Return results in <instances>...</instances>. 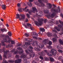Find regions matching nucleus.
<instances>
[{
  "label": "nucleus",
  "instance_id": "obj_1",
  "mask_svg": "<svg viewBox=\"0 0 63 63\" xmlns=\"http://www.w3.org/2000/svg\"><path fill=\"white\" fill-rule=\"evenodd\" d=\"M16 18L19 19L20 20H21L22 19H24L25 18V16L24 15H22L20 16L19 14H16Z\"/></svg>",
  "mask_w": 63,
  "mask_h": 63
},
{
  "label": "nucleus",
  "instance_id": "obj_2",
  "mask_svg": "<svg viewBox=\"0 0 63 63\" xmlns=\"http://www.w3.org/2000/svg\"><path fill=\"white\" fill-rule=\"evenodd\" d=\"M39 22H38L37 21H35V23L37 26H40L41 25L43 24L42 23V21H43V19H38Z\"/></svg>",
  "mask_w": 63,
  "mask_h": 63
},
{
  "label": "nucleus",
  "instance_id": "obj_3",
  "mask_svg": "<svg viewBox=\"0 0 63 63\" xmlns=\"http://www.w3.org/2000/svg\"><path fill=\"white\" fill-rule=\"evenodd\" d=\"M43 43L45 44L46 43L47 44L49 45H51L52 44V42L50 41L47 40V39H45L43 41Z\"/></svg>",
  "mask_w": 63,
  "mask_h": 63
},
{
  "label": "nucleus",
  "instance_id": "obj_4",
  "mask_svg": "<svg viewBox=\"0 0 63 63\" xmlns=\"http://www.w3.org/2000/svg\"><path fill=\"white\" fill-rule=\"evenodd\" d=\"M50 53H51L52 55H55L57 54V52H56V51L55 50V49H52L50 52Z\"/></svg>",
  "mask_w": 63,
  "mask_h": 63
},
{
  "label": "nucleus",
  "instance_id": "obj_5",
  "mask_svg": "<svg viewBox=\"0 0 63 63\" xmlns=\"http://www.w3.org/2000/svg\"><path fill=\"white\" fill-rule=\"evenodd\" d=\"M22 24L23 25H24V26H25V28H29V27L30 26H31V25L29 23L27 24V26H26L25 25L23 24V23H22Z\"/></svg>",
  "mask_w": 63,
  "mask_h": 63
},
{
  "label": "nucleus",
  "instance_id": "obj_6",
  "mask_svg": "<svg viewBox=\"0 0 63 63\" xmlns=\"http://www.w3.org/2000/svg\"><path fill=\"white\" fill-rule=\"evenodd\" d=\"M34 1V0H29V1L30 2H28L27 3V4L29 5H30V6L32 5V3L31 2H32L33 1Z\"/></svg>",
  "mask_w": 63,
  "mask_h": 63
},
{
  "label": "nucleus",
  "instance_id": "obj_7",
  "mask_svg": "<svg viewBox=\"0 0 63 63\" xmlns=\"http://www.w3.org/2000/svg\"><path fill=\"white\" fill-rule=\"evenodd\" d=\"M38 54H39L40 55H41V56L39 57V58L40 59H42V60H43V57L42 56H44L43 53H39Z\"/></svg>",
  "mask_w": 63,
  "mask_h": 63
},
{
  "label": "nucleus",
  "instance_id": "obj_8",
  "mask_svg": "<svg viewBox=\"0 0 63 63\" xmlns=\"http://www.w3.org/2000/svg\"><path fill=\"white\" fill-rule=\"evenodd\" d=\"M55 15V12H54L53 13V14L51 15V16L49 15L48 16V17H51L52 18Z\"/></svg>",
  "mask_w": 63,
  "mask_h": 63
},
{
  "label": "nucleus",
  "instance_id": "obj_9",
  "mask_svg": "<svg viewBox=\"0 0 63 63\" xmlns=\"http://www.w3.org/2000/svg\"><path fill=\"white\" fill-rule=\"evenodd\" d=\"M32 36H38V34L36 33L35 32H33L32 33Z\"/></svg>",
  "mask_w": 63,
  "mask_h": 63
},
{
  "label": "nucleus",
  "instance_id": "obj_10",
  "mask_svg": "<svg viewBox=\"0 0 63 63\" xmlns=\"http://www.w3.org/2000/svg\"><path fill=\"white\" fill-rule=\"evenodd\" d=\"M8 39H9L8 41H7V39H5L4 40V41L6 43H10V37H8Z\"/></svg>",
  "mask_w": 63,
  "mask_h": 63
},
{
  "label": "nucleus",
  "instance_id": "obj_11",
  "mask_svg": "<svg viewBox=\"0 0 63 63\" xmlns=\"http://www.w3.org/2000/svg\"><path fill=\"white\" fill-rule=\"evenodd\" d=\"M21 61V59H19L18 60H16L15 61V63H20Z\"/></svg>",
  "mask_w": 63,
  "mask_h": 63
},
{
  "label": "nucleus",
  "instance_id": "obj_12",
  "mask_svg": "<svg viewBox=\"0 0 63 63\" xmlns=\"http://www.w3.org/2000/svg\"><path fill=\"white\" fill-rule=\"evenodd\" d=\"M32 12L33 13H34V12H35L36 11H37V9L35 7H33L32 8Z\"/></svg>",
  "mask_w": 63,
  "mask_h": 63
},
{
  "label": "nucleus",
  "instance_id": "obj_13",
  "mask_svg": "<svg viewBox=\"0 0 63 63\" xmlns=\"http://www.w3.org/2000/svg\"><path fill=\"white\" fill-rule=\"evenodd\" d=\"M27 7H26L25 8L23 9V10L24 11H25V12H28L29 11V9H27Z\"/></svg>",
  "mask_w": 63,
  "mask_h": 63
},
{
  "label": "nucleus",
  "instance_id": "obj_14",
  "mask_svg": "<svg viewBox=\"0 0 63 63\" xmlns=\"http://www.w3.org/2000/svg\"><path fill=\"white\" fill-rule=\"evenodd\" d=\"M40 30V31H42V32H44L45 31V30L44 29L42 28H39Z\"/></svg>",
  "mask_w": 63,
  "mask_h": 63
},
{
  "label": "nucleus",
  "instance_id": "obj_15",
  "mask_svg": "<svg viewBox=\"0 0 63 63\" xmlns=\"http://www.w3.org/2000/svg\"><path fill=\"white\" fill-rule=\"evenodd\" d=\"M26 57V56H25V55H24V54H23L22 55H21L20 57V58H24V59H25Z\"/></svg>",
  "mask_w": 63,
  "mask_h": 63
},
{
  "label": "nucleus",
  "instance_id": "obj_16",
  "mask_svg": "<svg viewBox=\"0 0 63 63\" xmlns=\"http://www.w3.org/2000/svg\"><path fill=\"white\" fill-rule=\"evenodd\" d=\"M38 1L41 4H43V2H44V0H38Z\"/></svg>",
  "mask_w": 63,
  "mask_h": 63
},
{
  "label": "nucleus",
  "instance_id": "obj_17",
  "mask_svg": "<svg viewBox=\"0 0 63 63\" xmlns=\"http://www.w3.org/2000/svg\"><path fill=\"white\" fill-rule=\"evenodd\" d=\"M7 53H8V51L6 52L5 53V52H4V54L5 55H4V57L6 58V54H7Z\"/></svg>",
  "mask_w": 63,
  "mask_h": 63
},
{
  "label": "nucleus",
  "instance_id": "obj_18",
  "mask_svg": "<svg viewBox=\"0 0 63 63\" xmlns=\"http://www.w3.org/2000/svg\"><path fill=\"white\" fill-rule=\"evenodd\" d=\"M59 42L61 45H63V42L61 40V39H60L59 40Z\"/></svg>",
  "mask_w": 63,
  "mask_h": 63
},
{
  "label": "nucleus",
  "instance_id": "obj_19",
  "mask_svg": "<svg viewBox=\"0 0 63 63\" xmlns=\"http://www.w3.org/2000/svg\"><path fill=\"white\" fill-rule=\"evenodd\" d=\"M2 9H3L4 10H5V9L6 8V6L5 5H2Z\"/></svg>",
  "mask_w": 63,
  "mask_h": 63
},
{
  "label": "nucleus",
  "instance_id": "obj_20",
  "mask_svg": "<svg viewBox=\"0 0 63 63\" xmlns=\"http://www.w3.org/2000/svg\"><path fill=\"white\" fill-rule=\"evenodd\" d=\"M52 39L53 42H54V43L57 41V40H56V39L55 38H53Z\"/></svg>",
  "mask_w": 63,
  "mask_h": 63
},
{
  "label": "nucleus",
  "instance_id": "obj_21",
  "mask_svg": "<svg viewBox=\"0 0 63 63\" xmlns=\"http://www.w3.org/2000/svg\"><path fill=\"white\" fill-rule=\"evenodd\" d=\"M35 55L34 54V53H33L32 55L30 54V56L31 57H34Z\"/></svg>",
  "mask_w": 63,
  "mask_h": 63
},
{
  "label": "nucleus",
  "instance_id": "obj_22",
  "mask_svg": "<svg viewBox=\"0 0 63 63\" xmlns=\"http://www.w3.org/2000/svg\"><path fill=\"white\" fill-rule=\"evenodd\" d=\"M1 31H2V32H4V31H7V30L5 28H3V29H1Z\"/></svg>",
  "mask_w": 63,
  "mask_h": 63
},
{
  "label": "nucleus",
  "instance_id": "obj_23",
  "mask_svg": "<svg viewBox=\"0 0 63 63\" xmlns=\"http://www.w3.org/2000/svg\"><path fill=\"white\" fill-rule=\"evenodd\" d=\"M63 59V57L62 56H61L58 58V60L61 61L62 60V59Z\"/></svg>",
  "mask_w": 63,
  "mask_h": 63
},
{
  "label": "nucleus",
  "instance_id": "obj_24",
  "mask_svg": "<svg viewBox=\"0 0 63 63\" xmlns=\"http://www.w3.org/2000/svg\"><path fill=\"white\" fill-rule=\"evenodd\" d=\"M8 33V35H9V36H12V33L11 32H9Z\"/></svg>",
  "mask_w": 63,
  "mask_h": 63
},
{
  "label": "nucleus",
  "instance_id": "obj_25",
  "mask_svg": "<svg viewBox=\"0 0 63 63\" xmlns=\"http://www.w3.org/2000/svg\"><path fill=\"white\" fill-rule=\"evenodd\" d=\"M55 28L58 31H60V29H59V28H57V27H55Z\"/></svg>",
  "mask_w": 63,
  "mask_h": 63
},
{
  "label": "nucleus",
  "instance_id": "obj_26",
  "mask_svg": "<svg viewBox=\"0 0 63 63\" xmlns=\"http://www.w3.org/2000/svg\"><path fill=\"white\" fill-rule=\"evenodd\" d=\"M50 59L51 61H54V60L52 58H50Z\"/></svg>",
  "mask_w": 63,
  "mask_h": 63
},
{
  "label": "nucleus",
  "instance_id": "obj_27",
  "mask_svg": "<svg viewBox=\"0 0 63 63\" xmlns=\"http://www.w3.org/2000/svg\"><path fill=\"white\" fill-rule=\"evenodd\" d=\"M58 51L60 53H62L63 52V51H62L61 50L59 49L58 50Z\"/></svg>",
  "mask_w": 63,
  "mask_h": 63
},
{
  "label": "nucleus",
  "instance_id": "obj_28",
  "mask_svg": "<svg viewBox=\"0 0 63 63\" xmlns=\"http://www.w3.org/2000/svg\"><path fill=\"white\" fill-rule=\"evenodd\" d=\"M30 29H31L32 30H34V28L33 27H30Z\"/></svg>",
  "mask_w": 63,
  "mask_h": 63
},
{
  "label": "nucleus",
  "instance_id": "obj_29",
  "mask_svg": "<svg viewBox=\"0 0 63 63\" xmlns=\"http://www.w3.org/2000/svg\"><path fill=\"white\" fill-rule=\"evenodd\" d=\"M11 42L12 44H15V42H14V41H11Z\"/></svg>",
  "mask_w": 63,
  "mask_h": 63
},
{
  "label": "nucleus",
  "instance_id": "obj_30",
  "mask_svg": "<svg viewBox=\"0 0 63 63\" xmlns=\"http://www.w3.org/2000/svg\"><path fill=\"white\" fill-rule=\"evenodd\" d=\"M26 15L28 18H30V16L29 15V14H27Z\"/></svg>",
  "mask_w": 63,
  "mask_h": 63
},
{
  "label": "nucleus",
  "instance_id": "obj_31",
  "mask_svg": "<svg viewBox=\"0 0 63 63\" xmlns=\"http://www.w3.org/2000/svg\"><path fill=\"white\" fill-rule=\"evenodd\" d=\"M25 35L26 36V37H28L29 36V35L27 33H26L25 34Z\"/></svg>",
  "mask_w": 63,
  "mask_h": 63
},
{
  "label": "nucleus",
  "instance_id": "obj_32",
  "mask_svg": "<svg viewBox=\"0 0 63 63\" xmlns=\"http://www.w3.org/2000/svg\"><path fill=\"white\" fill-rule=\"evenodd\" d=\"M18 10L19 12H21V11H22V9H21V8H20V9H18Z\"/></svg>",
  "mask_w": 63,
  "mask_h": 63
},
{
  "label": "nucleus",
  "instance_id": "obj_33",
  "mask_svg": "<svg viewBox=\"0 0 63 63\" xmlns=\"http://www.w3.org/2000/svg\"><path fill=\"white\" fill-rule=\"evenodd\" d=\"M35 5H37V6H38V5L39 6V3H38V2H35Z\"/></svg>",
  "mask_w": 63,
  "mask_h": 63
},
{
  "label": "nucleus",
  "instance_id": "obj_34",
  "mask_svg": "<svg viewBox=\"0 0 63 63\" xmlns=\"http://www.w3.org/2000/svg\"><path fill=\"white\" fill-rule=\"evenodd\" d=\"M47 54L48 55V56H52V55H51L49 54V53H47Z\"/></svg>",
  "mask_w": 63,
  "mask_h": 63
},
{
  "label": "nucleus",
  "instance_id": "obj_35",
  "mask_svg": "<svg viewBox=\"0 0 63 63\" xmlns=\"http://www.w3.org/2000/svg\"><path fill=\"white\" fill-rule=\"evenodd\" d=\"M45 60H46V61H48V60H49V59L47 58H45Z\"/></svg>",
  "mask_w": 63,
  "mask_h": 63
},
{
  "label": "nucleus",
  "instance_id": "obj_36",
  "mask_svg": "<svg viewBox=\"0 0 63 63\" xmlns=\"http://www.w3.org/2000/svg\"><path fill=\"white\" fill-rule=\"evenodd\" d=\"M17 6L19 7L20 6V3H18L17 4Z\"/></svg>",
  "mask_w": 63,
  "mask_h": 63
},
{
  "label": "nucleus",
  "instance_id": "obj_37",
  "mask_svg": "<svg viewBox=\"0 0 63 63\" xmlns=\"http://www.w3.org/2000/svg\"><path fill=\"white\" fill-rule=\"evenodd\" d=\"M40 46H41V47H44V45L43 44H42V45H40Z\"/></svg>",
  "mask_w": 63,
  "mask_h": 63
},
{
  "label": "nucleus",
  "instance_id": "obj_38",
  "mask_svg": "<svg viewBox=\"0 0 63 63\" xmlns=\"http://www.w3.org/2000/svg\"><path fill=\"white\" fill-rule=\"evenodd\" d=\"M9 62H10V63H12V62H14V61L12 60H10V61Z\"/></svg>",
  "mask_w": 63,
  "mask_h": 63
},
{
  "label": "nucleus",
  "instance_id": "obj_39",
  "mask_svg": "<svg viewBox=\"0 0 63 63\" xmlns=\"http://www.w3.org/2000/svg\"><path fill=\"white\" fill-rule=\"evenodd\" d=\"M2 56L1 55L0 56V60H2Z\"/></svg>",
  "mask_w": 63,
  "mask_h": 63
},
{
  "label": "nucleus",
  "instance_id": "obj_40",
  "mask_svg": "<svg viewBox=\"0 0 63 63\" xmlns=\"http://www.w3.org/2000/svg\"><path fill=\"white\" fill-rule=\"evenodd\" d=\"M28 19H27L26 20L25 22H28Z\"/></svg>",
  "mask_w": 63,
  "mask_h": 63
},
{
  "label": "nucleus",
  "instance_id": "obj_41",
  "mask_svg": "<svg viewBox=\"0 0 63 63\" xmlns=\"http://www.w3.org/2000/svg\"><path fill=\"white\" fill-rule=\"evenodd\" d=\"M31 12L30 11L29 12V13L30 14V15H31Z\"/></svg>",
  "mask_w": 63,
  "mask_h": 63
},
{
  "label": "nucleus",
  "instance_id": "obj_42",
  "mask_svg": "<svg viewBox=\"0 0 63 63\" xmlns=\"http://www.w3.org/2000/svg\"><path fill=\"white\" fill-rule=\"evenodd\" d=\"M29 48H31V49H32L33 48V47L31 46H30L29 47Z\"/></svg>",
  "mask_w": 63,
  "mask_h": 63
},
{
  "label": "nucleus",
  "instance_id": "obj_43",
  "mask_svg": "<svg viewBox=\"0 0 63 63\" xmlns=\"http://www.w3.org/2000/svg\"><path fill=\"white\" fill-rule=\"evenodd\" d=\"M48 48H50V47H51L50 46H48Z\"/></svg>",
  "mask_w": 63,
  "mask_h": 63
},
{
  "label": "nucleus",
  "instance_id": "obj_44",
  "mask_svg": "<svg viewBox=\"0 0 63 63\" xmlns=\"http://www.w3.org/2000/svg\"><path fill=\"white\" fill-rule=\"evenodd\" d=\"M47 21V20L45 19V21H44L45 23H46V22Z\"/></svg>",
  "mask_w": 63,
  "mask_h": 63
},
{
  "label": "nucleus",
  "instance_id": "obj_45",
  "mask_svg": "<svg viewBox=\"0 0 63 63\" xmlns=\"http://www.w3.org/2000/svg\"><path fill=\"white\" fill-rule=\"evenodd\" d=\"M26 52V53L28 54V51H27V50H25Z\"/></svg>",
  "mask_w": 63,
  "mask_h": 63
},
{
  "label": "nucleus",
  "instance_id": "obj_46",
  "mask_svg": "<svg viewBox=\"0 0 63 63\" xmlns=\"http://www.w3.org/2000/svg\"><path fill=\"white\" fill-rule=\"evenodd\" d=\"M17 49H18L19 50H20L21 49V48L20 47H18L17 48Z\"/></svg>",
  "mask_w": 63,
  "mask_h": 63
},
{
  "label": "nucleus",
  "instance_id": "obj_47",
  "mask_svg": "<svg viewBox=\"0 0 63 63\" xmlns=\"http://www.w3.org/2000/svg\"><path fill=\"white\" fill-rule=\"evenodd\" d=\"M33 38L34 39H37V38L36 37H33Z\"/></svg>",
  "mask_w": 63,
  "mask_h": 63
},
{
  "label": "nucleus",
  "instance_id": "obj_48",
  "mask_svg": "<svg viewBox=\"0 0 63 63\" xmlns=\"http://www.w3.org/2000/svg\"><path fill=\"white\" fill-rule=\"evenodd\" d=\"M55 57H56V58L57 59V58H58V57L57 56H55Z\"/></svg>",
  "mask_w": 63,
  "mask_h": 63
},
{
  "label": "nucleus",
  "instance_id": "obj_49",
  "mask_svg": "<svg viewBox=\"0 0 63 63\" xmlns=\"http://www.w3.org/2000/svg\"><path fill=\"white\" fill-rule=\"evenodd\" d=\"M35 50H39V49H38V48L36 49V48H35Z\"/></svg>",
  "mask_w": 63,
  "mask_h": 63
},
{
  "label": "nucleus",
  "instance_id": "obj_50",
  "mask_svg": "<svg viewBox=\"0 0 63 63\" xmlns=\"http://www.w3.org/2000/svg\"><path fill=\"white\" fill-rule=\"evenodd\" d=\"M40 15H39V16H42V13H40Z\"/></svg>",
  "mask_w": 63,
  "mask_h": 63
},
{
  "label": "nucleus",
  "instance_id": "obj_51",
  "mask_svg": "<svg viewBox=\"0 0 63 63\" xmlns=\"http://www.w3.org/2000/svg\"><path fill=\"white\" fill-rule=\"evenodd\" d=\"M4 63H8V62H7V61H5V62H4Z\"/></svg>",
  "mask_w": 63,
  "mask_h": 63
},
{
  "label": "nucleus",
  "instance_id": "obj_52",
  "mask_svg": "<svg viewBox=\"0 0 63 63\" xmlns=\"http://www.w3.org/2000/svg\"><path fill=\"white\" fill-rule=\"evenodd\" d=\"M6 26L7 27H8L9 26V25L8 24H7L6 25Z\"/></svg>",
  "mask_w": 63,
  "mask_h": 63
},
{
  "label": "nucleus",
  "instance_id": "obj_53",
  "mask_svg": "<svg viewBox=\"0 0 63 63\" xmlns=\"http://www.w3.org/2000/svg\"><path fill=\"white\" fill-rule=\"evenodd\" d=\"M1 21H3L4 20H3V19H1Z\"/></svg>",
  "mask_w": 63,
  "mask_h": 63
},
{
  "label": "nucleus",
  "instance_id": "obj_54",
  "mask_svg": "<svg viewBox=\"0 0 63 63\" xmlns=\"http://www.w3.org/2000/svg\"><path fill=\"white\" fill-rule=\"evenodd\" d=\"M57 11V10H54V11H55V12H56V11Z\"/></svg>",
  "mask_w": 63,
  "mask_h": 63
},
{
  "label": "nucleus",
  "instance_id": "obj_55",
  "mask_svg": "<svg viewBox=\"0 0 63 63\" xmlns=\"http://www.w3.org/2000/svg\"><path fill=\"white\" fill-rule=\"evenodd\" d=\"M2 43L3 44H2V46H4V42H2Z\"/></svg>",
  "mask_w": 63,
  "mask_h": 63
},
{
  "label": "nucleus",
  "instance_id": "obj_56",
  "mask_svg": "<svg viewBox=\"0 0 63 63\" xmlns=\"http://www.w3.org/2000/svg\"><path fill=\"white\" fill-rule=\"evenodd\" d=\"M53 6L54 7H55V5L54 4H53Z\"/></svg>",
  "mask_w": 63,
  "mask_h": 63
},
{
  "label": "nucleus",
  "instance_id": "obj_57",
  "mask_svg": "<svg viewBox=\"0 0 63 63\" xmlns=\"http://www.w3.org/2000/svg\"><path fill=\"white\" fill-rule=\"evenodd\" d=\"M17 56H18L17 55H16V58H17Z\"/></svg>",
  "mask_w": 63,
  "mask_h": 63
},
{
  "label": "nucleus",
  "instance_id": "obj_58",
  "mask_svg": "<svg viewBox=\"0 0 63 63\" xmlns=\"http://www.w3.org/2000/svg\"><path fill=\"white\" fill-rule=\"evenodd\" d=\"M26 43H27V45H28V43H27V42H26V43L25 44H26Z\"/></svg>",
  "mask_w": 63,
  "mask_h": 63
},
{
  "label": "nucleus",
  "instance_id": "obj_59",
  "mask_svg": "<svg viewBox=\"0 0 63 63\" xmlns=\"http://www.w3.org/2000/svg\"><path fill=\"white\" fill-rule=\"evenodd\" d=\"M39 40H41L42 39V38H39Z\"/></svg>",
  "mask_w": 63,
  "mask_h": 63
},
{
  "label": "nucleus",
  "instance_id": "obj_60",
  "mask_svg": "<svg viewBox=\"0 0 63 63\" xmlns=\"http://www.w3.org/2000/svg\"><path fill=\"white\" fill-rule=\"evenodd\" d=\"M61 16L62 17H63V15H62V14L61 15Z\"/></svg>",
  "mask_w": 63,
  "mask_h": 63
},
{
  "label": "nucleus",
  "instance_id": "obj_61",
  "mask_svg": "<svg viewBox=\"0 0 63 63\" xmlns=\"http://www.w3.org/2000/svg\"><path fill=\"white\" fill-rule=\"evenodd\" d=\"M20 53H21L22 54V53H23V52H20Z\"/></svg>",
  "mask_w": 63,
  "mask_h": 63
},
{
  "label": "nucleus",
  "instance_id": "obj_62",
  "mask_svg": "<svg viewBox=\"0 0 63 63\" xmlns=\"http://www.w3.org/2000/svg\"><path fill=\"white\" fill-rule=\"evenodd\" d=\"M62 63H63V60L62 61Z\"/></svg>",
  "mask_w": 63,
  "mask_h": 63
},
{
  "label": "nucleus",
  "instance_id": "obj_63",
  "mask_svg": "<svg viewBox=\"0 0 63 63\" xmlns=\"http://www.w3.org/2000/svg\"><path fill=\"white\" fill-rule=\"evenodd\" d=\"M24 63H27V62H25Z\"/></svg>",
  "mask_w": 63,
  "mask_h": 63
},
{
  "label": "nucleus",
  "instance_id": "obj_64",
  "mask_svg": "<svg viewBox=\"0 0 63 63\" xmlns=\"http://www.w3.org/2000/svg\"><path fill=\"white\" fill-rule=\"evenodd\" d=\"M55 32H57V31H55Z\"/></svg>",
  "mask_w": 63,
  "mask_h": 63
}]
</instances>
